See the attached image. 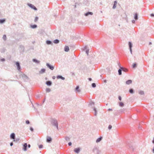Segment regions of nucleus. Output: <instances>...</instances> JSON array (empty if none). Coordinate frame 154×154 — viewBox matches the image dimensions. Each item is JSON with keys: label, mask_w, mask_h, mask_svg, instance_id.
Instances as JSON below:
<instances>
[{"label": "nucleus", "mask_w": 154, "mask_h": 154, "mask_svg": "<svg viewBox=\"0 0 154 154\" xmlns=\"http://www.w3.org/2000/svg\"><path fill=\"white\" fill-rule=\"evenodd\" d=\"M137 66V64L136 63H134L132 65V67H136Z\"/></svg>", "instance_id": "nucleus-33"}, {"label": "nucleus", "mask_w": 154, "mask_h": 154, "mask_svg": "<svg viewBox=\"0 0 154 154\" xmlns=\"http://www.w3.org/2000/svg\"><path fill=\"white\" fill-rule=\"evenodd\" d=\"M6 21V20L5 19H0V23L2 24L5 22Z\"/></svg>", "instance_id": "nucleus-20"}, {"label": "nucleus", "mask_w": 154, "mask_h": 154, "mask_svg": "<svg viewBox=\"0 0 154 154\" xmlns=\"http://www.w3.org/2000/svg\"><path fill=\"white\" fill-rule=\"evenodd\" d=\"M46 66L48 67H54V66L51 65L49 63H46Z\"/></svg>", "instance_id": "nucleus-27"}, {"label": "nucleus", "mask_w": 154, "mask_h": 154, "mask_svg": "<svg viewBox=\"0 0 154 154\" xmlns=\"http://www.w3.org/2000/svg\"><path fill=\"white\" fill-rule=\"evenodd\" d=\"M91 85L92 87L94 88H95L96 87V85L95 83H93Z\"/></svg>", "instance_id": "nucleus-34"}, {"label": "nucleus", "mask_w": 154, "mask_h": 154, "mask_svg": "<svg viewBox=\"0 0 154 154\" xmlns=\"http://www.w3.org/2000/svg\"><path fill=\"white\" fill-rule=\"evenodd\" d=\"M150 16H151L152 17H154V13H152V14H150Z\"/></svg>", "instance_id": "nucleus-50"}, {"label": "nucleus", "mask_w": 154, "mask_h": 154, "mask_svg": "<svg viewBox=\"0 0 154 154\" xmlns=\"http://www.w3.org/2000/svg\"><path fill=\"white\" fill-rule=\"evenodd\" d=\"M15 64L17 66V67H20L19 62H16Z\"/></svg>", "instance_id": "nucleus-24"}, {"label": "nucleus", "mask_w": 154, "mask_h": 154, "mask_svg": "<svg viewBox=\"0 0 154 154\" xmlns=\"http://www.w3.org/2000/svg\"><path fill=\"white\" fill-rule=\"evenodd\" d=\"M20 47L21 48V49L23 50V51H24V47L23 45H21L20 46Z\"/></svg>", "instance_id": "nucleus-37"}, {"label": "nucleus", "mask_w": 154, "mask_h": 154, "mask_svg": "<svg viewBox=\"0 0 154 154\" xmlns=\"http://www.w3.org/2000/svg\"><path fill=\"white\" fill-rule=\"evenodd\" d=\"M112 109L109 108L108 109V111H112Z\"/></svg>", "instance_id": "nucleus-49"}, {"label": "nucleus", "mask_w": 154, "mask_h": 154, "mask_svg": "<svg viewBox=\"0 0 154 154\" xmlns=\"http://www.w3.org/2000/svg\"><path fill=\"white\" fill-rule=\"evenodd\" d=\"M21 69V68H17V70L19 72L20 71Z\"/></svg>", "instance_id": "nucleus-47"}, {"label": "nucleus", "mask_w": 154, "mask_h": 154, "mask_svg": "<svg viewBox=\"0 0 154 154\" xmlns=\"http://www.w3.org/2000/svg\"><path fill=\"white\" fill-rule=\"evenodd\" d=\"M93 110L94 111V115L95 116H96L97 114V112L96 109L94 107L93 108Z\"/></svg>", "instance_id": "nucleus-31"}, {"label": "nucleus", "mask_w": 154, "mask_h": 154, "mask_svg": "<svg viewBox=\"0 0 154 154\" xmlns=\"http://www.w3.org/2000/svg\"><path fill=\"white\" fill-rule=\"evenodd\" d=\"M30 130L32 131H33L34 130V129H33V128L32 127H30Z\"/></svg>", "instance_id": "nucleus-43"}, {"label": "nucleus", "mask_w": 154, "mask_h": 154, "mask_svg": "<svg viewBox=\"0 0 154 154\" xmlns=\"http://www.w3.org/2000/svg\"><path fill=\"white\" fill-rule=\"evenodd\" d=\"M2 38L4 41H6L7 40L6 35H4L2 37Z\"/></svg>", "instance_id": "nucleus-28"}, {"label": "nucleus", "mask_w": 154, "mask_h": 154, "mask_svg": "<svg viewBox=\"0 0 154 154\" xmlns=\"http://www.w3.org/2000/svg\"><path fill=\"white\" fill-rule=\"evenodd\" d=\"M13 143L12 142H11L10 143V146H13Z\"/></svg>", "instance_id": "nucleus-53"}, {"label": "nucleus", "mask_w": 154, "mask_h": 154, "mask_svg": "<svg viewBox=\"0 0 154 154\" xmlns=\"http://www.w3.org/2000/svg\"><path fill=\"white\" fill-rule=\"evenodd\" d=\"M15 137V134L14 133H12L10 135V138L11 139H14Z\"/></svg>", "instance_id": "nucleus-9"}, {"label": "nucleus", "mask_w": 154, "mask_h": 154, "mask_svg": "<svg viewBox=\"0 0 154 154\" xmlns=\"http://www.w3.org/2000/svg\"><path fill=\"white\" fill-rule=\"evenodd\" d=\"M149 45H150L152 44V43L151 42H150L149 43Z\"/></svg>", "instance_id": "nucleus-62"}, {"label": "nucleus", "mask_w": 154, "mask_h": 154, "mask_svg": "<svg viewBox=\"0 0 154 154\" xmlns=\"http://www.w3.org/2000/svg\"><path fill=\"white\" fill-rule=\"evenodd\" d=\"M129 47L130 49V51L131 54H132V44L131 42H128Z\"/></svg>", "instance_id": "nucleus-4"}, {"label": "nucleus", "mask_w": 154, "mask_h": 154, "mask_svg": "<svg viewBox=\"0 0 154 154\" xmlns=\"http://www.w3.org/2000/svg\"><path fill=\"white\" fill-rule=\"evenodd\" d=\"M94 103L93 102H91V103H90V105H94Z\"/></svg>", "instance_id": "nucleus-46"}, {"label": "nucleus", "mask_w": 154, "mask_h": 154, "mask_svg": "<svg viewBox=\"0 0 154 154\" xmlns=\"http://www.w3.org/2000/svg\"><path fill=\"white\" fill-rule=\"evenodd\" d=\"M132 22L133 23H135V21L134 20H132Z\"/></svg>", "instance_id": "nucleus-52"}, {"label": "nucleus", "mask_w": 154, "mask_h": 154, "mask_svg": "<svg viewBox=\"0 0 154 154\" xmlns=\"http://www.w3.org/2000/svg\"><path fill=\"white\" fill-rule=\"evenodd\" d=\"M129 92L130 93H133L134 92V90L132 89H131L129 90Z\"/></svg>", "instance_id": "nucleus-38"}, {"label": "nucleus", "mask_w": 154, "mask_h": 154, "mask_svg": "<svg viewBox=\"0 0 154 154\" xmlns=\"http://www.w3.org/2000/svg\"><path fill=\"white\" fill-rule=\"evenodd\" d=\"M22 77L24 80H25L28 79V77L25 74H23L22 75Z\"/></svg>", "instance_id": "nucleus-16"}, {"label": "nucleus", "mask_w": 154, "mask_h": 154, "mask_svg": "<svg viewBox=\"0 0 154 154\" xmlns=\"http://www.w3.org/2000/svg\"><path fill=\"white\" fill-rule=\"evenodd\" d=\"M57 79H60L63 80H64L65 79V78L64 77H63V76H62L60 75H57Z\"/></svg>", "instance_id": "nucleus-7"}, {"label": "nucleus", "mask_w": 154, "mask_h": 154, "mask_svg": "<svg viewBox=\"0 0 154 154\" xmlns=\"http://www.w3.org/2000/svg\"><path fill=\"white\" fill-rule=\"evenodd\" d=\"M132 81L131 80H128L126 81V84L127 85H129L132 83Z\"/></svg>", "instance_id": "nucleus-18"}, {"label": "nucleus", "mask_w": 154, "mask_h": 154, "mask_svg": "<svg viewBox=\"0 0 154 154\" xmlns=\"http://www.w3.org/2000/svg\"><path fill=\"white\" fill-rule=\"evenodd\" d=\"M52 141V139L51 137L48 136L46 140V141L47 142L50 143Z\"/></svg>", "instance_id": "nucleus-14"}, {"label": "nucleus", "mask_w": 154, "mask_h": 154, "mask_svg": "<svg viewBox=\"0 0 154 154\" xmlns=\"http://www.w3.org/2000/svg\"><path fill=\"white\" fill-rule=\"evenodd\" d=\"M152 143H153L154 144V137L153 140H152Z\"/></svg>", "instance_id": "nucleus-57"}, {"label": "nucleus", "mask_w": 154, "mask_h": 154, "mask_svg": "<svg viewBox=\"0 0 154 154\" xmlns=\"http://www.w3.org/2000/svg\"><path fill=\"white\" fill-rule=\"evenodd\" d=\"M80 91V90L79 89V86H77L75 88V91L76 92H79Z\"/></svg>", "instance_id": "nucleus-8"}, {"label": "nucleus", "mask_w": 154, "mask_h": 154, "mask_svg": "<svg viewBox=\"0 0 154 154\" xmlns=\"http://www.w3.org/2000/svg\"><path fill=\"white\" fill-rule=\"evenodd\" d=\"M16 140L18 141L19 140V139H17Z\"/></svg>", "instance_id": "nucleus-63"}, {"label": "nucleus", "mask_w": 154, "mask_h": 154, "mask_svg": "<svg viewBox=\"0 0 154 154\" xmlns=\"http://www.w3.org/2000/svg\"><path fill=\"white\" fill-rule=\"evenodd\" d=\"M118 66L119 67H120V68H121V67H123V66H120V64L119 63H118Z\"/></svg>", "instance_id": "nucleus-51"}, {"label": "nucleus", "mask_w": 154, "mask_h": 154, "mask_svg": "<svg viewBox=\"0 0 154 154\" xmlns=\"http://www.w3.org/2000/svg\"><path fill=\"white\" fill-rule=\"evenodd\" d=\"M104 82L105 83H106L107 82V80H104Z\"/></svg>", "instance_id": "nucleus-56"}, {"label": "nucleus", "mask_w": 154, "mask_h": 154, "mask_svg": "<svg viewBox=\"0 0 154 154\" xmlns=\"http://www.w3.org/2000/svg\"><path fill=\"white\" fill-rule=\"evenodd\" d=\"M128 71L127 68H120V69L118 70V74L119 75H121L122 71L126 72Z\"/></svg>", "instance_id": "nucleus-2"}, {"label": "nucleus", "mask_w": 154, "mask_h": 154, "mask_svg": "<svg viewBox=\"0 0 154 154\" xmlns=\"http://www.w3.org/2000/svg\"><path fill=\"white\" fill-rule=\"evenodd\" d=\"M72 143L71 142H69L68 143V145L69 146H70L71 145Z\"/></svg>", "instance_id": "nucleus-48"}, {"label": "nucleus", "mask_w": 154, "mask_h": 154, "mask_svg": "<svg viewBox=\"0 0 154 154\" xmlns=\"http://www.w3.org/2000/svg\"><path fill=\"white\" fill-rule=\"evenodd\" d=\"M98 150L97 147L94 148L93 150V152L97 153H98Z\"/></svg>", "instance_id": "nucleus-12"}, {"label": "nucleus", "mask_w": 154, "mask_h": 154, "mask_svg": "<svg viewBox=\"0 0 154 154\" xmlns=\"http://www.w3.org/2000/svg\"><path fill=\"white\" fill-rule=\"evenodd\" d=\"M118 98H119V99L120 100H122V97L121 96H119L118 97Z\"/></svg>", "instance_id": "nucleus-45"}, {"label": "nucleus", "mask_w": 154, "mask_h": 154, "mask_svg": "<svg viewBox=\"0 0 154 154\" xmlns=\"http://www.w3.org/2000/svg\"><path fill=\"white\" fill-rule=\"evenodd\" d=\"M112 126L111 125H109L108 126V129L109 130L111 129L112 128Z\"/></svg>", "instance_id": "nucleus-40"}, {"label": "nucleus", "mask_w": 154, "mask_h": 154, "mask_svg": "<svg viewBox=\"0 0 154 154\" xmlns=\"http://www.w3.org/2000/svg\"><path fill=\"white\" fill-rule=\"evenodd\" d=\"M45 69H42L39 72V73L40 74H42L45 72Z\"/></svg>", "instance_id": "nucleus-22"}, {"label": "nucleus", "mask_w": 154, "mask_h": 154, "mask_svg": "<svg viewBox=\"0 0 154 154\" xmlns=\"http://www.w3.org/2000/svg\"><path fill=\"white\" fill-rule=\"evenodd\" d=\"M46 43L48 45H51L52 44V42L51 41L48 40L46 41Z\"/></svg>", "instance_id": "nucleus-26"}, {"label": "nucleus", "mask_w": 154, "mask_h": 154, "mask_svg": "<svg viewBox=\"0 0 154 154\" xmlns=\"http://www.w3.org/2000/svg\"><path fill=\"white\" fill-rule=\"evenodd\" d=\"M123 109H121V110H120V111H121V112H122L123 111Z\"/></svg>", "instance_id": "nucleus-58"}, {"label": "nucleus", "mask_w": 154, "mask_h": 154, "mask_svg": "<svg viewBox=\"0 0 154 154\" xmlns=\"http://www.w3.org/2000/svg\"><path fill=\"white\" fill-rule=\"evenodd\" d=\"M119 106L121 107H123L124 106V104L122 102H120L119 103Z\"/></svg>", "instance_id": "nucleus-32"}, {"label": "nucleus", "mask_w": 154, "mask_h": 154, "mask_svg": "<svg viewBox=\"0 0 154 154\" xmlns=\"http://www.w3.org/2000/svg\"><path fill=\"white\" fill-rule=\"evenodd\" d=\"M153 152L154 153V147L153 148Z\"/></svg>", "instance_id": "nucleus-61"}, {"label": "nucleus", "mask_w": 154, "mask_h": 154, "mask_svg": "<svg viewBox=\"0 0 154 154\" xmlns=\"http://www.w3.org/2000/svg\"><path fill=\"white\" fill-rule=\"evenodd\" d=\"M46 91L47 93L51 91V90L49 88H47L46 89Z\"/></svg>", "instance_id": "nucleus-29"}, {"label": "nucleus", "mask_w": 154, "mask_h": 154, "mask_svg": "<svg viewBox=\"0 0 154 154\" xmlns=\"http://www.w3.org/2000/svg\"><path fill=\"white\" fill-rule=\"evenodd\" d=\"M27 143H25L23 145V150L24 151L27 150Z\"/></svg>", "instance_id": "nucleus-5"}, {"label": "nucleus", "mask_w": 154, "mask_h": 154, "mask_svg": "<svg viewBox=\"0 0 154 154\" xmlns=\"http://www.w3.org/2000/svg\"><path fill=\"white\" fill-rule=\"evenodd\" d=\"M46 84L48 86H51L52 84V82L50 81H48L46 82Z\"/></svg>", "instance_id": "nucleus-19"}, {"label": "nucleus", "mask_w": 154, "mask_h": 154, "mask_svg": "<svg viewBox=\"0 0 154 154\" xmlns=\"http://www.w3.org/2000/svg\"><path fill=\"white\" fill-rule=\"evenodd\" d=\"M30 145L29 144L28 145H27V146L28 148H29L30 147Z\"/></svg>", "instance_id": "nucleus-54"}, {"label": "nucleus", "mask_w": 154, "mask_h": 154, "mask_svg": "<svg viewBox=\"0 0 154 154\" xmlns=\"http://www.w3.org/2000/svg\"><path fill=\"white\" fill-rule=\"evenodd\" d=\"M43 145H40L39 146V148L40 149L42 148L43 147Z\"/></svg>", "instance_id": "nucleus-42"}, {"label": "nucleus", "mask_w": 154, "mask_h": 154, "mask_svg": "<svg viewBox=\"0 0 154 154\" xmlns=\"http://www.w3.org/2000/svg\"><path fill=\"white\" fill-rule=\"evenodd\" d=\"M117 3L116 1H115L114 2V5L112 7L113 9H115L116 7V5Z\"/></svg>", "instance_id": "nucleus-21"}, {"label": "nucleus", "mask_w": 154, "mask_h": 154, "mask_svg": "<svg viewBox=\"0 0 154 154\" xmlns=\"http://www.w3.org/2000/svg\"><path fill=\"white\" fill-rule=\"evenodd\" d=\"M74 151L75 152L78 153L80 152V149L79 148H75L74 149Z\"/></svg>", "instance_id": "nucleus-6"}, {"label": "nucleus", "mask_w": 154, "mask_h": 154, "mask_svg": "<svg viewBox=\"0 0 154 154\" xmlns=\"http://www.w3.org/2000/svg\"><path fill=\"white\" fill-rule=\"evenodd\" d=\"M37 25L35 24L31 25V27L32 29L35 28H37Z\"/></svg>", "instance_id": "nucleus-25"}, {"label": "nucleus", "mask_w": 154, "mask_h": 154, "mask_svg": "<svg viewBox=\"0 0 154 154\" xmlns=\"http://www.w3.org/2000/svg\"><path fill=\"white\" fill-rule=\"evenodd\" d=\"M64 50L66 52H68L69 51V48L68 46H65L64 48Z\"/></svg>", "instance_id": "nucleus-11"}, {"label": "nucleus", "mask_w": 154, "mask_h": 154, "mask_svg": "<svg viewBox=\"0 0 154 154\" xmlns=\"http://www.w3.org/2000/svg\"><path fill=\"white\" fill-rule=\"evenodd\" d=\"M84 49H87V46H85V47H84Z\"/></svg>", "instance_id": "nucleus-59"}, {"label": "nucleus", "mask_w": 154, "mask_h": 154, "mask_svg": "<svg viewBox=\"0 0 154 154\" xmlns=\"http://www.w3.org/2000/svg\"><path fill=\"white\" fill-rule=\"evenodd\" d=\"M102 139V137H100L99 138H97L96 140V142L98 143Z\"/></svg>", "instance_id": "nucleus-13"}, {"label": "nucleus", "mask_w": 154, "mask_h": 154, "mask_svg": "<svg viewBox=\"0 0 154 154\" xmlns=\"http://www.w3.org/2000/svg\"><path fill=\"white\" fill-rule=\"evenodd\" d=\"M26 123L27 124H29L30 123L29 121V120H26Z\"/></svg>", "instance_id": "nucleus-41"}, {"label": "nucleus", "mask_w": 154, "mask_h": 154, "mask_svg": "<svg viewBox=\"0 0 154 154\" xmlns=\"http://www.w3.org/2000/svg\"><path fill=\"white\" fill-rule=\"evenodd\" d=\"M28 5L32 9H33L34 10L36 11L37 10V9L33 5L31 4H28Z\"/></svg>", "instance_id": "nucleus-3"}, {"label": "nucleus", "mask_w": 154, "mask_h": 154, "mask_svg": "<svg viewBox=\"0 0 154 154\" xmlns=\"http://www.w3.org/2000/svg\"><path fill=\"white\" fill-rule=\"evenodd\" d=\"M93 13L92 12H88L85 14V15L86 16H87L89 15H92Z\"/></svg>", "instance_id": "nucleus-10"}, {"label": "nucleus", "mask_w": 154, "mask_h": 154, "mask_svg": "<svg viewBox=\"0 0 154 154\" xmlns=\"http://www.w3.org/2000/svg\"><path fill=\"white\" fill-rule=\"evenodd\" d=\"M38 17H35V20H34V22H37L38 20Z\"/></svg>", "instance_id": "nucleus-36"}, {"label": "nucleus", "mask_w": 154, "mask_h": 154, "mask_svg": "<svg viewBox=\"0 0 154 154\" xmlns=\"http://www.w3.org/2000/svg\"><path fill=\"white\" fill-rule=\"evenodd\" d=\"M53 42L55 44H58L59 42V40L57 39L54 40L53 41Z\"/></svg>", "instance_id": "nucleus-23"}, {"label": "nucleus", "mask_w": 154, "mask_h": 154, "mask_svg": "<svg viewBox=\"0 0 154 154\" xmlns=\"http://www.w3.org/2000/svg\"><path fill=\"white\" fill-rule=\"evenodd\" d=\"M89 50H87L86 51V53L87 54V55H88V53H89Z\"/></svg>", "instance_id": "nucleus-44"}, {"label": "nucleus", "mask_w": 154, "mask_h": 154, "mask_svg": "<svg viewBox=\"0 0 154 154\" xmlns=\"http://www.w3.org/2000/svg\"><path fill=\"white\" fill-rule=\"evenodd\" d=\"M65 139L66 141L69 140L70 139V138L67 136H66L65 137Z\"/></svg>", "instance_id": "nucleus-35"}, {"label": "nucleus", "mask_w": 154, "mask_h": 154, "mask_svg": "<svg viewBox=\"0 0 154 154\" xmlns=\"http://www.w3.org/2000/svg\"><path fill=\"white\" fill-rule=\"evenodd\" d=\"M51 123L53 126L56 128L57 129H59L57 120L55 119H52L51 120Z\"/></svg>", "instance_id": "nucleus-1"}, {"label": "nucleus", "mask_w": 154, "mask_h": 154, "mask_svg": "<svg viewBox=\"0 0 154 154\" xmlns=\"http://www.w3.org/2000/svg\"><path fill=\"white\" fill-rule=\"evenodd\" d=\"M54 78H55V77H54V76H53V79H54Z\"/></svg>", "instance_id": "nucleus-64"}, {"label": "nucleus", "mask_w": 154, "mask_h": 154, "mask_svg": "<svg viewBox=\"0 0 154 154\" xmlns=\"http://www.w3.org/2000/svg\"><path fill=\"white\" fill-rule=\"evenodd\" d=\"M32 61L34 62L35 63H36L38 64L39 63L40 61L36 59H32Z\"/></svg>", "instance_id": "nucleus-17"}, {"label": "nucleus", "mask_w": 154, "mask_h": 154, "mask_svg": "<svg viewBox=\"0 0 154 154\" xmlns=\"http://www.w3.org/2000/svg\"><path fill=\"white\" fill-rule=\"evenodd\" d=\"M134 18L136 20H137L138 19V15L137 13L135 14Z\"/></svg>", "instance_id": "nucleus-15"}, {"label": "nucleus", "mask_w": 154, "mask_h": 154, "mask_svg": "<svg viewBox=\"0 0 154 154\" xmlns=\"http://www.w3.org/2000/svg\"><path fill=\"white\" fill-rule=\"evenodd\" d=\"M5 60V59L4 58H2V59H0V61H4Z\"/></svg>", "instance_id": "nucleus-39"}, {"label": "nucleus", "mask_w": 154, "mask_h": 154, "mask_svg": "<svg viewBox=\"0 0 154 154\" xmlns=\"http://www.w3.org/2000/svg\"><path fill=\"white\" fill-rule=\"evenodd\" d=\"M49 68L52 70H53L54 69V68Z\"/></svg>", "instance_id": "nucleus-60"}, {"label": "nucleus", "mask_w": 154, "mask_h": 154, "mask_svg": "<svg viewBox=\"0 0 154 154\" xmlns=\"http://www.w3.org/2000/svg\"><path fill=\"white\" fill-rule=\"evenodd\" d=\"M139 94L140 95H143L144 94V92L143 91H139Z\"/></svg>", "instance_id": "nucleus-30"}, {"label": "nucleus", "mask_w": 154, "mask_h": 154, "mask_svg": "<svg viewBox=\"0 0 154 154\" xmlns=\"http://www.w3.org/2000/svg\"><path fill=\"white\" fill-rule=\"evenodd\" d=\"M88 79L89 81H91L92 80V79L91 78H89Z\"/></svg>", "instance_id": "nucleus-55"}]
</instances>
